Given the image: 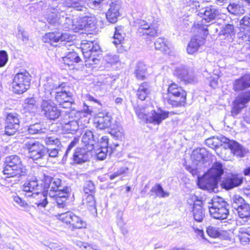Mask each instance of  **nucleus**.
<instances>
[{
  "instance_id": "nucleus-25",
  "label": "nucleus",
  "mask_w": 250,
  "mask_h": 250,
  "mask_svg": "<svg viewBox=\"0 0 250 250\" xmlns=\"http://www.w3.org/2000/svg\"><path fill=\"white\" fill-rule=\"evenodd\" d=\"M112 117L107 113H99L94 119V124L97 128L104 129L110 127Z\"/></svg>"
},
{
  "instance_id": "nucleus-35",
  "label": "nucleus",
  "mask_w": 250,
  "mask_h": 250,
  "mask_svg": "<svg viewBox=\"0 0 250 250\" xmlns=\"http://www.w3.org/2000/svg\"><path fill=\"white\" fill-rule=\"evenodd\" d=\"M67 188H66L63 191L60 190L58 193L55 194L54 196H50L55 199L58 207L60 208H63L65 206L66 201L68 196V193L67 191Z\"/></svg>"
},
{
  "instance_id": "nucleus-48",
  "label": "nucleus",
  "mask_w": 250,
  "mask_h": 250,
  "mask_svg": "<svg viewBox=\"0 0 250 250\" xmlns=\"http://www.w3.org/2000/svg\"><path fill=\"white\" fill-rule=\"evenodd\" d=\"M218 11L213 7H207L204 12V19L207 22L214 19L218 15Z\"/></svg>"
},
{
  "instance_id": "nucleus-17",
  "label": "nucleus",
  "mask_w": 250,
  "mask_h": 250,
  "mask_svg": "<svg viewBox=\"0 0 250 250\" xmlns=\"http://www.w3.org/2000/svg\"><path fill=\"white\" fill-rule=\"evenodd\" d=\"M250 101V90L237 97L233 102L232 114L234 116L237 115Z\"/></svg>"
},
{
  "instance_id": "nucleus-8",
  "label": "nucleus",
  "mask_w": 250,
  "mask_h": 250,
  "mask_svg": "<svg viewBox=\"0 0 250 250\" xmlns=\"http://www.w3.org/2000/svg\"><path fill=\"white\" fill-rule=\"evenodd\" d=\"M41 112L42 115L50 120H55L61 115V112L50 99L45 98L43 99L40 104Z\"/></svg>"
},
{
  "instance_id": "nucleus-15",
  "label": "nucleus",
  "mask_w": 250,
  "mask_h": 250,
  "mask_svg": "<svg viewBox=\"0 0 250 250\" xmlns=\"http://www.w3.org/2000/svg\"><path fill=\"white\" fill-rule=\"evenodd\" d=\"M64 11L65 6L62 4L57 6L56 8L49 7L47 11V21L51 24L62 22L64 18Z\"/></svg>"
},
{
  "instance_id": "nucleus-26",
  "label": "nucleus",
  "mask_w": 250,
  "mask_h": 250,
  "mask_svg": "<svg viewBox=\"0 0 250 250\" xmlns=\"http://www.w3.org/2000/svg\"><path fill=\"white\" fill-rule=\"evenodd\" d=\"M235 91H239L250 87V74H245L235 80L233 84Z\"/></svg>"
},
{
  "instance_id": "nucleus-34",
  "label": "nucleus",
  "mask_w": 250,
  "mask_h": 250,
  "mask_svg": "<svg viewBox=\"0 0 250 250\" xmlns=\"http://www.w3.org/2000/svg\"><path fill=\"white\" fill-rule=\"evenodd\" d=\"M111 79L106 77L104 80H100L94 84V88L97 91H100L102 94L105 93L111 86Z\"/></svg>"
},
{
  "instance_id": "nucleus-18",
  "label": "nucleus",
  "mask_w": 250,
  "mask_h": 250,
  "mask_svg": "<svg viewBox=\"0 0 250 250\" xmlns=\"http://www.w3.org/2000/svg\"><path fill=\"white\" fill-rule=\"evenodd\" d=\"M43 181L39 183V181L36 177H32L26 180L23 185L21 186V189L23 192H24V195L31 194L38 190L42 191L43 189Z\"/></svg>"
},
{
  "instance_id": "nucleus-24",
  "label": "nucleus",
  "mask_w": 250,
  "mask_h": 250,
  "mask_svg": "<svg viewBox=\"0 0 250 250\" xmlns=\"http://www.w3.org/2000/svg\"><path fill=\"white\" fill-rule=\"evenodd\" d=\"M70 40V36L66 33H61L58 32H49L46 33L42 37V41L44 42H50L53 44L60 41H67Z\"/></svg>"
},
{
  "instance_id": "nucleus-22",
  "label": "nucleus",
  "mask_w": 250,
  "mask_h": 250,
  "mask_svg": "<svg viewBox=\"0 0 250 250\" xmlns=\"http://www.w3.org/2000/svg\"><path fill=\"white\" fill-rule=\"evenodd\" d=\"M47 193L43 189L42 192L37 191L31 194H25L27 197L30 198V202L37 205L38 208H44L48 204L46 197Z\"/></svg>"
},
{
  "instance_id": "nucleus-45",
  "label": "nucleus",
  "mask_w": 250,
  "mask_h": 250,
  "mask_svg": "<svg viewBox=\"0 0 250 250\" xmlns=\"http://www.w3.org/2000/svg\"><path fill=\"white\" fill-rule=\"evenodd\" d=\"M206 151L204 148L196 149L192 152L191 158L196 165L203 160L206 156Z\"/></svg>"
},
{
  "instance_id": "nucleus-12",
  "label": "nucleus",
  "mask_w": 250,
  "mask_h": 250,
  "mask_svg": "<svg viewBox=\"0 0 250 250\" xmlns=\"http://www.w3.org/2000/svg\"><path fill=\"white\" fill-rule=\"evenodd\" d=\"M103 0H63V4L65 7L68 8L72 7L77 11H86L85 3L92 8H95L99 6L101 2Z\"/></svg>"
},
{
  "instance_id": "nucleus-52",
  "label": "nucleus",
  "mask_w": 250,
  "mask_h": 250,
  "mask_svg": "<svg viewBox=\"0 0 250 250\" xmlns=\"http://www.w3.org/2000/svg\"><path fill=\"white\" fill-rule=\"evenodd\" d=\"M247 204L245 200L239 195H235L232 197V207L237 209L239 207H242L243 204Z\"/></svg>"
},
{
  "instance_id": "nucleus-49",
  "label": "nucleus",
  "mask_w": 250,
  "mask_h": 250,
  "mask_svg": "<svg viewBox=\"0 0 250 250\" xmlns=\"http://www.w3.org/2000/svg\"><path fill=\"white\" fill-rule=\"evenodd\" d=\"M45 128L43 127L41 123L30 125L28 127V132L31 134H41L45 132Z\"/></svg>"
},
{
  "instance_id": "nucleus-47",
  "label": "nucleus",
  "mask_w": 250,
  "mask_h": 250,
  "mask_svg": "<svg viewBox=\"0 0 250 250\" xmlns=\"http://www.w3.org/2000/svg\"><path fill=\"white\" fill-rule=\"evenodd\" d=\"M155 47L157 50L166 52L169 49V43L167 40L163 38H158L155 43Z\"/></svg>"
},
{
  "instance_id": "nucleus-13",
  "label": "nucleus",
  "mask_w": 250,
  "mask_h": 250,
  "mask_svg": "<svg viewBox=\"0 0 250 250\" xmlns=\"http://www.w3.org/2000/svg\"><path fill=\"white\" fill-rule=\"evenodd\" d=\"M43 189L49 194L50 196H54L55 194L65 189L62 188V181L58 178H53L50 176L44 175Z\"/></svg>"
},
{
  "instance_id": "nucleus-3",
  "label": "nucleus",
  "mask_w": 250,
  "mask_h": 250,
  "mask_svg": "<svg viewBox=\"0 0 250 250\" xmlns=\"http://www.w3.org/2000/svg\"><path fill=\"white\" fill-rule=\"evenodd\" d=\"M3 173L7 177L20 178L27 174V170L22 163L20 158L17 155H12L6 158L5 166L3 169Z\"/></svg>"
},
{
  "instance_id": "nucleus-19",
  "label": "nucleus",
  "mask_w": 250,
  "mask_h": 250,
  "mask_svg": "<svg viewBox=\"0 0 250 250\" xmlns=\"http://www.w3.org/2000/svg\"><path fill=\"white\" fill-rule=\"evenodd\" d=\"M243 182V177L238 174H230L227 176L221 183V187L227 190L240 186Z\"/></svg>"
},
{
  "instance_id": "nucleus-33",
  "label": "nucleus",
  "mask_w": 250,
  "mask_h": 250,
  "mask_svg": "<svg viewBox=\"0 0 250 250\" xmlns=\"http://www.w3.org/2000/svg\"><path fill=\"white\" fill-rule=\"evenodd\" d=\"M80 30L85 29L89 30L94 28L96 25V18L94 17H83L80 18Z\"/></svg>"
},
{
  "instance_id": "nucleus-29",
  "label": "nucleus",
  "mask_w": 250,
  "mask_h": 250,
  "mask_svg": "<svg viewBox=\"0 0 250 250\" xmlns=\"http://www.w3.org/2000/svg\"><path fill=\"white\" fill-rule=\"evenodd\" d=\"M67 16V15H66ZM80 17L74 18L73 16H66L63 23V27L66 30L78 32L80 30Z\"/></svg>"
},
{
  "instance_id": "nucleus-23",
  "label": "nucleus",
  "mask_w": 250,
  "mask_h": 250,
  "mask_svg": "<svg viewBox=\"0 0 250 250\" xmlns=\"http://www.w3.org/2000/svg\"><path fill=\"white\" fill-rule=\"evenodd\" d=\"M219 138L221 141V146L222 145V143L227 144L228 147L234 155L241 157L244 156L246 152L245 150L243 148V146L237 142L234 141H230L229 139L224 136H221Z\"/></svg>"
},
{
  "instance_id": "nucleus-21",
  "label": "nucleus",
  "mask_w": 250,
  "mask_h": 250,
  "mask_svg": "<svg viewBox=\"0 0 250 250\" xmlns=\"http://www.w3.org/2000/svg\"><path fill=\"white\" fill-rule=\"evenodd\" d=\"M91 150L85 147H77L73 155L74 163L81 164L88 161L91 156Z\"/></svg>"
},
{
  "instance_id": "nucleus-10",
  "label": "nucleus",
  "mask_w": 250,
  "mask_h": 250,
  "mask_svg": "<svg viewBox=\"0 0 250 250\" xmlns=\"http://www.w3.org/2000/svg\"><path fill=\"white\" fill-rule=\"evenodd\" d=\"M100 46L96 42L91 41H83L82 43V51L84 57L87 59L90 63H97L99 60L96 57L100 50Z\"/></svg>"
},
{
  "instance_id": "nucleus-31",
  "label": "nucleus",
  "mask_w": 250,
  "mask_h": 250,
  "mask_svg": "<svg viewBox=\"0 0 250 250\" xmlns=\"http://www.w3.org/2000/svg\"><path fill=\"white\" fill-rule=\"evenodd\" d=\"M81 59L75 52H69L65 56L62 57V62L63 63L70 67V69H73V65L75 63H78Z\"/></svg>"
},
{
  "instance_id": "nucleus-7",
  "label": "nucleus",
  "mask_w": 250,
  "mask_h": 250,
  "mask_svg": "<svg viewBox=\"0 0 250 250\" xmlns=\"http://www.w3.org/2000/svg\"><path fill=\"white\" fill-rule=\"evenodd\" d=\"M25 148L34 160L43 159L47 156V148L38 141L30 140L25 144Z\"/></svg>"
},
{
  "instance_id": "nucleus-63",
  "label": "nucleus",
  "mask_w": 250,
  "mask_h": 250,
  "mask_svg": "<svg viewBox=\"0 0 250 250\" xmlns=\"http://www.w3.org/2000/svg\"><path fill=\"white\" fill-rule=\"evenodd\" d=\"M13 200L21 207L24 208H27L28 207L27 203L18 196H13Z\"/></svg>"
},
{
  "instance_id": "nucleus-58",
  "label": "nucleus",
  "mask_w": 250,
  "mask_h": 250,
  "mask_svg": "<svg viewBox=\"0 0 250 250\" xmlns=\"http://www.w3.org/2000/svg\"><path fill=\"white\" fill-rule=\"evenodd\" d=\"M95 190V186L91 181H87L83 187L85 195L92 194Z\"/></svg>"
},
{
  "instance_id": "nucleus-2",
  "label": "nucleus",
  "mask_w": 250,
  "mask_h": 250,
  "mask_svg": "<svg viewBox=\"0 0 250 250\" xmlns=\"http://www.w3.org/2000/svg\"><path fill=\"white\" fill-rule=\"evenodd\" d=\"M223 174L224 168L222 164L216 162L207 173L198 178L197 185L200 188L214 190L217 188L218 183Z\"/></svg>"
},
{
  "instance_id": "nucleus-59",
  "label": "nucleus",
  "mask_w": 250,
  "mask_h": 250,
  "mask_svg": "<svg viewBox=\"0 0 250 250\" xmlns=\"http://www.w3.org/2000/svg\"><path fill=\"white\" fill-rule=\"evenodd\" d=\"M123 129L120 126L117 125L116 128H112L110 134L116 139H121L123 135Z\"/></svg>"
},
{
  "instance_id": "nucleus-40",
  "label": "nucleus",
  "mask_w": 250,
  "mask_h": 250,
  "mask_svg": "<svg viewBox=\"0 0 250 250\" xmlns=\"http://www.w3.org/2000/svg\"><path fill=\"white\" fill-rule=\"evenodd\" d=\"M208 208H227L228 204L220 197H214L211 200V202L209 203Z\"/></svg>"
},
{
  "instance_id": "nucleus-41",
  "label": "nucleus",
  "mask_w": 250,
  "mask_h": 250,
  "mask_svg": "<svg viewBox=\"0 0 250 250\" xmlns=\"http://www.w3.org/2000/svg\"><path fill=\"white\" fill-rule=\"evenodd\" d=\"M80 123L82 122L80 120L79 121L72 120L68 123H64L63 128L68 133L73 134L75 133L81 126V125H80Z\"/></svg>"
},
{
  "instance_id": "nucleus-14",
  "label": "nucleus",
  "mask_w": 250,
  "mask_h": 250,
  "mask_svg": "<svg viewBox=\"0 0 250 250\" xmlns=\"http://www.w3.org/2000/svg\"><path fill=\"white\" fill-rule=\"evenodd\" d=\"M240 32L239 37L246 42L243 49L250 51V18L245 16L240 21Z\"/></svg>"
},
{
  "instance_id": "nucleus-56",
  "label": "nucleus",
  "mask_w": 250,
  "mask_h": 250,
  "mask_svg": "<svg viewBox=\"0 0 250 250\" xmlns=\"http://www.w3.org/2000/svg\"><path fill=\"white\" fill-rule=\"evenodd\" d=\"M206 144L210 147H218L221 146V141L218 137H213L206 140Z\"/></svg>"
},
{
  "instance_id": "nucleus-42",
  "label": "nucleus",
  "mask_w": 250,
  "mask_h": 250,
  "mask_svg": "<svg viewBox=\"0 0 250 250\" xmlns=\"http://www.w3.org/2000/svg\"><path fill=\"white\" fill-rule=\"evenodd\" d=\"M227 9L229 13L234 15L243 14L245 12L243 5L237 2H230Z\"/></svg>"
},
{
  "instance_id": "nucleus-5",
  "label": "nucleus",
  "mask_w": 250,
  "mask_h": 250,
  "mask_svg": "<svg viewBox=\"0 0 250 250\" xmlns=\"http://www.w3.org/2000/svg\"><path fill=\"white\" fill-rule=\"evenodd\" d=\"M136 113L140 118L146 119L147 123L154 125H160L163 120L168 117L169 112L159 109L157 111L152 110L150 113L146 114L145 109H136Z\"/></svg>"
},
{
  "instance_id": "nucleus-54",
  "label": "nucleus",
  "mask_w": 250,
  "mask_h": 250,
  "mask_svg": "<svg viewBox=\"0 0 250 250\" xmlns=\"http://www.w3.org/2000/svg\"><path fill=\"white\" fill-rule=\"evenodd\" d=\"M76 244L81 250H101L96 245L81 241H77Z\"/></svg>"
},
{
  "instance_id": "nucleus-38",
  "label": "nucleus",
  "mask_w": 250,
  "mask_h": 250,
  "mask_svg": "<svg viewBox=\"0 0 250 250\" xmlns=\"http://www.w3.org/2000/svg\"><path fill=\"white\" fill-rule=\"evenodd\" d=\"M150 85L147 83H142L137 91L136 95L138 99L143 101L145 100L150 92Z\"/></svg>"
},
{
  "instance_id": "nucleus-1",
  "label": "nucleus",
  "mask_w": 250,
  "mask_h": 250,
  "mask_svg": "<svg viewBox=\"0 0 250 250\" xmlns=\"http://www.w3.org/2000/svg\"><path fill=\"white\" fill-rule=\"evenodd\" d=\"M64 84L57 85L52 82H47L44 85L45 98L50 99L54 97L55 101L63 108L71 105L72 94Z\"/></svg>"
},
{
  "instance_id": "nucleus-16",
  "label": "nucleus",
  "mask_w": 250,
  "mask_h": 250,
  "mask_svg": "<svg viewBox=\"0 0 250 250\" xmlns=\"http://www.w3.org/2000/svg\"><path fill=\"white\" fill-rule=\"evenodd\" d=\"M134 26L137 27V33L140 36L155 37L157 35V29L143 20H136L134 21Z\"/></svg>"
},
{
  "instance_id": "nucleus-62",
  "label": "nucleus",
  "mask_w": 250,
  "mask_h": 250,
  "mask_svg": "<svg viewBox=\"0 0 250 250\" xmlns=\"http://www.w3.org/2000/svg\"><path fill=\"white\" fill-rule=\"evenodd\" d=\"M8 60L7 52L4 50L0 51V67L5 65Z\"/></svg>"
},
{
  "instance_id": "nucleus-9",
  "label": "nucleus",
  "mask_w": 250,
  "mask_h": 250,
  "mask_svg": "<svg viewBox=\"0 0 250 250\" xmlns=\"http://www.w3.org/2000/svg\"><path fill=\"white\" fill-rule=\"evenodd\" d=\"M57 219L66 224H69L72 229H80L86 227L85 222L72 211H66L56 215Z\"/></svg>"
},
{
  "instance_id": "nucleus-43",
  "label": "nucleus",
  "mask_w": 250,
  "mask_h": 250,
  "mask_svg": "<svg viewBox=\"0 0 250 250\" xmlns=\"http://www.w3.org/2000/svg\"><path fill=\"white\" fill-rule=\"evenodd\" d=\"M125 37V33L123 32V27L119 26L115 27L114 35L113 36V43L117 45L121 44Z\"/></svg>"
},
{
  "instance_id": "nucleus-64",
  "label": "nucleus",
  "mask_w": 250,
  "mask_h": 250,
  "mask_svg": "<svg viewBox=\"0 0 250 250\" xmlns=\"http://www.w3.org/2000/svg\"><path fill=\"white\" fill-rule=\"evenodd\" d=\"M18 36L25 43H27L28 41L29 37L27 33L22 29H19Z\"/></svg>"
},
{
  "instance_id": "nucleus-4",
  "label": "nucleus",
  "mask_w": 250,
  "mask_h": 250,
  "mask_svg": "<svg viewBox=\"0 0 250 250\" xmlns=\"http://www.w3.org/2000/svg\"><path fill=\"white\" fill-rule=\"evenodd\" d=\"M186 92L181 86L172 83L168 86L167 97L164 98V102L172 106H180L186 103Z\"/></svg>"
},
{
  "instance_id": "nucleus-50",
  "label": "nucleus",
  "mask_w": 250,
  "mask_h": 250,
  "mask_svg": "<svg viewBox=\"0 0 250 250\" xmlns=\"http://www.w3.org/2000/svg\"><path fill=\"white\" fill-rule=\"evenodd\" d=\"M146 72V65L143 63H139L137 65V68L135 72L136 78L139 80L145 79Z\"/></svg>"
},
{
  "instance_id": "nucleus-37",
  "label": "nucleus",
  "mask_w": 250,
  "mask_h": 250,
  "mask_svg": "<svg viewBox=\"0 0 250 250\" xmlns=\"http://www.w3.org/2000/svg\"><path fill=\"white\" fill-rule=\"evenodd\" d=\"M238 236L241 244L247 245L250 243V227H244L239 229Z\"/></svg>"
},
{
  "instance_id": "nucleus-20",
  "label": "nucleus",
  "mask_w": 250,
  "mask_h": 250,
  "mask_svg": "<svg viewBox=\"0 0 250 250\" xmlns=\"http://www.w3.org/2000/svg\"><path fill=\"white\" fill-rule=\"evenodd\" d=\"M109 8L106 14V18L110 22L115 23L120 16V2L117 0H110L109 1Z\"/></svg>"
},
{
  "instance_id": "nucleus-61",
  "label": "nucleus",
  "mask_w": 250,
  "mask_h": 250,
  "mask_svg": "<svg viewBox=\"0 0 250 250\" xmlns=\"http://www.w3.org/2000/svg\"><path fill=\"white\" fill-rule=\"evenodd\" d=\"M104 59L107 63L113 64L118 62L119 57L117 55L108 54L104 57Z\"/></svg>"
},
{
  "instance_id": "nucleus-6",
  "label": "nucleus",
  "mask_w": 250,
  "mask_h": 250,
  "mask_svg": "<svg viewBox=\"0 0 250 250\" xmlns=\"http://www.w3.org/2000/svg\"><path fill=\"white\" fill-rule=\"evenodd\" d=\"M31 76L25 70L16 74L14 77L12 87L15 93L22 94L25 92L30 87Z\"/></svg>"
},
{
  "instance_id": "nucleus-28",
  "label": "nucleus",
  "mask_w": 250,
  "mask_h": 250,
  "mask_svg": "<svg viewBox=\"0 0 250 250\" xmlns=\"http://www.w3.org/2000/svg\"><path fill=\"white\" fill-rule=\"evenodd\" d=\"M99 140L100 139L95 138L92 131L88 129L85 131L82 139V143L85 145L84 147L92 150L94 149L95 143Z\"/></svg>"
},
{
  "instance_id": "nucleus-44",
  "label": "nucleus",
  "mask_w": 250,
  "mask_h": 250,
  "mask_svg": "<svg viewBox=\"0 0 250 250\" xmlns=\"http://www.w3.org/2000/svg\"><path fill=\"white\" fill-rule=\"evenodd\" d=\"M23 107L24 109L32 113L37 112L38 109L36 100L33 98L25 99Z\"/></svg>"
},
{
  "instance_id": "nucleus-36",
  "label": "nucleus",
  "mask_w": 250,
  "mask_h": 250,
  "mask_svg": "<svg viewBox=\"0 0 250 250\" xmlns=\"http://www.w3.org/2000/svg\"><path fill=\"white\" fill-rule=\"evenodd\" d=\"M210 215L216 219H226L229 214V209L227 208H209Z\"/></svg>"
},
{
  "instance_id": "nucleus-60",
  "label": "nucleus",
  "mask_w": 250,
  "mask_h": 250,
  "mask_svg": "<svg viewBox=\"0 0 250 250\" xmlns=\"http://www.w3.org/2000/svg\"><path fill=\"white\" fill-rule=\"evenodd\" d=\"M207 232L208 234L211 237H218L220 234V231L217 228L212 226H209L207 229Z\"/></svg>"
},
{
  "instance_id": "nucleus-46",
  "label": "nucleus",
  "mask_w": 250,
  "mask_h": 250,
  "mask_svg": "<svg viewBox=\"0 0 250 250\" xmlns=\"http://www.w3.org/2000/svg\"><path fill=\"white\" fill-rule=\"evenodd\" d=\"M83 202L91 211H96V203L92 194L84 195Z\"/></svg>"
},
{
  "instance_id": "nucleus-51",
  "label": "nucleus",
  "mask_w": 250,
  "mask_h": 250,
  "mask_svg": "<svg viewBox=\"0 0 250 250\" xmlns=\"http://www.w3.org/2000/svg\"><path fill=\"white\" fill-rule=\"evenodd\" d=\"M152 192H154L157 196L161 198H164L168 197L169 193L166 191H165L161 186L159 184L156 185L153 187L151 189Z\"/></svg>"
},
{
  "instance_id": "nucleus-30",
  "label": "nucleus",
  "mask_w": 250,
  "mask_h": 250,
  "mask_svg": "<svg viewBox=\"0 0 250 250\" xmlns=\"http://www.w3.org/2000/svg\"><path fill=\"white\" fill-rule=\"evenodd\" d=\"M205 39L204 37L195 36L188 43L187 47V52L189 54L196 52L199 48L205 43Z\"/></svg>"
},
{
  "instance_id": "nucleus-27",
  "label": "nucleus",
  "mask_w": 250,
  "mask_h": 250,
  "mask_svg": "<svg viewBox=\"0 0 250 250\" xmlns=\"http://www.w3.org/2000/svg\"><path fill=\"white\" fill-rule=\"evenodd\" d=\"M110 150L109 151L108 148V138L107 136H104L100 139V148L97 150V156L99 160H104L107 154V153H111L112 147L110 146Z\"/></svg>"
},
{
  "instance_id": "nucleus-32",
  "label": "nucleus",
  "mask_w": 250,
  "mask_h": 250,
  "mask_svg": "<svg viewBox=\"0 0 250 250\" xmlns=\"http://www.w3.org/2000/svg\"><path fill=\"white\" fill-rule=\"evenodd\" d=\"M193 216L195 221L201 222L205 217V213L202 207V202L198 201L194 203L192 208Z\"/></svg>"
},
{
  "instance_id": "nucleus-53",
  "label": "nucleus",
  "mask_w": 250,
  "mask_h": 250,
  "mask_svg": "<svg viewBox=\"0 0 250 250\" xmlns=\"http://www.w3.org/2000/svg\"><path fill=\"white\" fill-rule=\"evenodd\" d=\"M187 73V70L183 66L176 67L174 72V74L182 81H184Z\"/></svg>"
},
{
  "instance_id": "nucleus-11",
  "label": "nucleus",
  "mask_w": 250,
  "mask_h": 250,
  "mask_svg": "<svg viewBox=\"0 0 250 250\" xmlns=\"http://www.w3.org/2000/svg\"><path fill=\"white\" fill-rule=\"evenodd\" d=\"M4 134L11 136L18 130L20 126L19 115L14 111L6 112Z\"/></svg>"
},
{
  "instance_id": "nucleus-55",
  "label": "nucleus",
  "mask_w": 250,
  "mask_h": 250,
  "mask_svg": "<svg viewBox=\"0 0 250 250\" xmlns=\"http://www.w3.org/2000/svg\"><path fill=\"white\" fill-rule=\"evenodd\" d=\"M234 26L231 24H228L222 28L220 31V34L227 37L229 36H231L234 35Z\"/></svg>"
},
{
  "instance_id": "nucleus-39",
  "label": "nucleus",
  "mask_w": 250,
  "mask_h": 250,
  "mask_svg": "<svg viewBox=\"0 0 250 250\" xmlns=\"http://www.w3.org/2000/svg\"><path fill=\"white\" fill-rule=\"evenodd\" d=\"M236 210L239 217L244 219L245 222L250 220V207L248 204H243Z\"/></svg>"
},
{
  "instance_id": "nucleus-57",
  "label": "nucleus",
  "mask_w": 250,
  "mask_h": 250,
  "mask_svg": "<svg viewBox=\"0 0 250 250\" xmlns=\"http://www.w3.org/2000/svg\"><path fill=\"white\" fill-rule=\"evenodd\" d=\"M45 143L47 145H55L59 147L61 145L59 139L54 136H47L44 139Z\"/></svg>"
}]
</instances>
